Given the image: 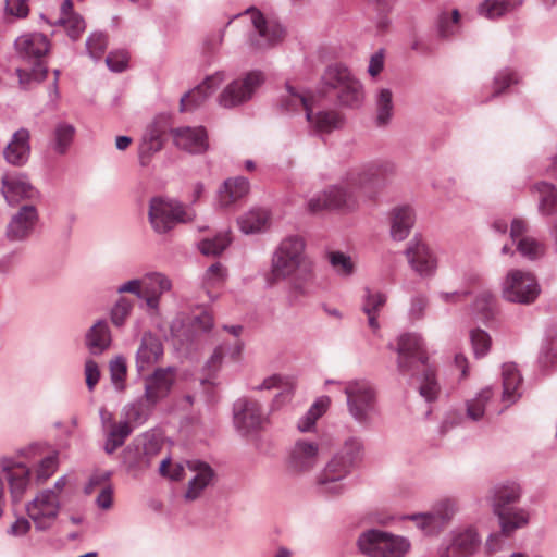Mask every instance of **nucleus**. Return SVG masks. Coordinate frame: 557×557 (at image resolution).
<instances>
[{"mask_svg": "<svg viewBox=\"0 0 557 557\" xmlns=\"http://www.w3.org/2000/svg\"><path fill=\"white\" fill-rule=\"evenodd\" d=\"M367 177L362 173H350L345 181L330 186L322 194L313 197L308 202V209L312 213L322 210L352 211L359 205V196L366 189Z\"/></svg>", "mask_w": 557, "mask_h": 557, "instance_id": "nucleus-1", "label": "nucleus"}, {"mask_svg": "<svg viewBox=\"0 0 557 557\" xmlns=\"http://www.w3.org/2000/svg\"><path fill=\"white\" fill-rule=\"evenodd\" d=\"M362 445L356 438L345 442L343 447L334 454L318 476V485L323 493L338 495L343 491L342 480L355 467L361 456Z\"/></svg>", "mask_w": 557, "mask_h": 557, "instance_id": "nucleus-2", "label": "nucleus"}, {"mask_svg": "<svg viewBox=\"0 0 557 557\" xmlns=\"http://www.w3.org/2000/svg\"><path fill=\"white\" fill-rule=\"evenodd\" d=\"M305 242L299 236H288L276 248L271 271L267 276L269 285H275L280 281L292 276L297 270L305 267Z\"/></svg>", "mask_w": 557, "mask_h": 557, "instance_id": "nucleus-3", "label": "nucleus"}, {"mask_svg": "<svg viewBox=\"0 0 557 557\" xmlns=\"http://www.w3.org/2000/svg\"><path fill=\"white\" fill-rule=\"evenodd\" d=\"M49 40L40 33L24 34L15 40V48L20 57L34 63L30 71L17 70L21 84L24 85L30 81L41 82L46 78L47 67L42 64L41 59L49 51Z\"/></svg>", "mask_w": 557, "mask_h": 557, "instance_id": "nucleus-4", "label": "nucleus"}, {"mask_svg": "<svg viewBox=\"0 0 557 557\" xmlns=\"http://www.w3.org/2000/svg\"><path fill=\"white\" fill-rule=\"evenodd\" d=\"M359 550L369 557H404L410 544L401 536L379 530L363 532L358 539Z\"/></svg>", "mask_w": 557, "mask_h": 557, "instance_id": "nucleus-5", "label": "nucleus"}, {"mask_svg": "<svg viewBox=\"0 0 557 557\" xmlns=\"http://www.w3.org/2000/svg\"><path fill=\"white\" fill-rule=\"evenodd\" d=\"M520 497V488L516 483L499 487L494 496V511L498 516L502 533L509 536L516 529L528 522V516L523 510L512 511L507 505L515 503Z\"/></svg>", "mask_w": 557, "mask_h": 557, "instance_id": "nucleus-6", "label": "nucleus"}, {"mask_svg": "<svg viewBox=\"0 0 557 557\" xmlns=\"http://www.w3.org/2000/svg\"><path fill=\"white\" fill-rule=\"evenodd\" d=\"M148 215L157 233L169 232L177 223L190 220V214L181 203L162 198L151 199Z\"/></svg>", "mask_w": 557, "mask_h": 557, "instance_id": "nucleus-7", "label": "nucleus"}, {"mask_svg": "<svg viewBox=\"0 0 557 557\" xmlns=\"http://www.w3.org/2000/svg\"><path fill=\"white\" fill-rule=\"evenodd\" d=\"M60 498L54 491L45 490L26 506V512L37 530L44 531L52 527L60 511Z\"/></svg>", "mask_w": 557, "mask_h": 557, "instance_id": "nucleus-8", "label": "nucleus"}, {"mask_svg": "<svg viewBox=\"0 0 557 557\" xmlns=\"http://www.w3.org/2000/svg\"><path fill=\"white\" fill-rule=\"evenodd\" d=\"M261 72H250L245 77L230 83L220 94L218 101L223 108H235L251 99L255 91L262 85Z\"/></svg>", "mask_w": 557, "mask_h": 557, "instance_id": "nucleus-9", "label": "nucleus"}, {"mask_svg": "<svg viewBox=\"0 0 557 557\" xmlns=\"http://www.w3.org/2000/svg\"><path fill=\"white\" fill-rule=\"evenodd\" d=\"M540 293L535 277L530 272L512 270L507 274L504 297L512 302H533Z\"/></svg>", "mask_w": 557, "mask_h": 557, "instance_id": "nucleus-10", "label": "nucleus"}, {"mask_svg": "<svg viewBox=\"0 0 557 557\" xmlns=\"http://www.w3.org/2000/svg\"><path fill=\"white\" fill-rule=\"evenodd\" d=\"M350 414L359 422H364L374 406V392L366 381L349 382L345 387Z\"/></svg>", "mask_w": 557, "mask_h": 557, "instance_id": "nucleus-11", "label": "nucleus"}, {"mask_svg": "<svg viewBox=\"0 0 557 557\" xmlns=\"http://www.w3.org/2000/svg\"><path fill=\"white\" fill-rule=\"evenodd\" d=\"M397 367L401 373H411L416 367L426 362V352L417 334H403L397 342Z\"/></svg>", "mask_w": 557, "mask_h": 557, "instance_id": "nucleus-12", "label": "nucleus"}, {"mask_svg": "<svg viewBox=\"0 0 557 557\" xmlns=\"http://www.w3.org/2000/svg\"><path fill=\"white\" fill-rule=\"evenodd\" d=\"M411 269L422 277L432 276L437 269V258L422 240H411L405 251Z\"/></svg>", "mask_w": 557, "mask_h": 557, "instance_id": "nucleus-13", "label": "nucleus"}, {"mask_svg": "<svg viewBox=\"0 0 557 557\" xmlns=\"http://www.w3.org/2000/svg\"><path fill=\"white\" fill-rule=\"evenodd\" d=\"M456 511L457 505L455 500L443 499L434 506L431 512L413 516L412 519L424 533L433 534L442 530Z\"/></svg>", "mask_w": 557, "mask_h": 557, "instance_id": "nucleus-14", "label": "nucleus"}, {"mask_svg": "<svg viewBox=\"0 0 557 557\" xmlns=\"http://www.w3.org/2000/svg\"><path fill=\"white\" fill-rule=\"evenodd\" d=\"M319 460V446L315 443L298 441L289 451L286 469L292 474H301L315 467Z\"/></svg>", "mask_w": 557, "mask_h": 557, "instance_id": "nucleus-15", "label": "nucleus"}, {"mask_svg": "<svg viewBox=\"0 0 557 557\" xmlns=\"http://www.w3.org/2000/svg\"><path fill=\"white\" fill-rule=\"evenodd\" d=\"M38 222V212L34 206H23L10 219L5 237L10 242L27 239L34 232Z\"/></svg>", "mask_w": 557, "mask_h": 557, "instance_id": "nucleus-16", "label": "nucleus"}, {"mask_svg": "<svg viewBox=\"0 0 557 557\" xmlns=\"http://www.w3.org/2000/svg\"><path fill=\"white\" fill-rule=\"evenodd\" d=\"M171 136L177 148L189 153L200 154L209 148L207 131L202 126L173 128Z\"/></svg>", "mask_w": 557, "mask_h": 557, "instance_id": "nucleus-17", "label": "nucleus"}, {"mask_svg": "<svg viewBox=\"0 0 557 557\" xmlns=\"http://www.w3.org/2000/svg\"><path fill=\"white\" fill-rule=\"evenodd\" d=\"M174 383V372L171 369H157L145 380V403L154 406L165 398Z\"/></svg>", "mask_w": 557, "mask_h": 557, "instance_id": "nucleus-18", "label": "nucleus"}, {"mask_svg": "<svg viewBox=\"0 0 557 557\" xmlns=\"http://www.w3.org/2000/svg\"><path fill=\"white\" fill-rule=\"evenodd\" d=\"M234 419L236 426L245 433L261 430L267 423L259 403L250 399L237 403Z\"/></svg>", "mask_w": 557, "mask_h": 557, "instance_id": "nucleus-19", "label": "nucleus"}, {"mask_svg": "<svg viewBox=\"0 0 557 557\" xmlns=\"http://www.w3.org/2000/svg\"><path fill=\"white\" fill-rule=\"evenodd\" d=\"M247 13L250 14L251 22L259 36L264 40V44L251 41L255 48L271 47L283 40L285 30L278 23L265 20L263 14L255 8L248 10Z\"/></svg>", "mask_w": 557, "mask_h": 557, "instance_id": "nucleus-20", "label": "nucleus"}, {"mask_svg": "<svg viewBox=\"0 0 557 557\" xmlns=\"http://www.w3.org/2000/svg\"><path fill=\"white\" fill-rule=\"evenodd\" d=\"M290 277L288 302L296 305L311 296L315 289V275L310 263L297 270Z\"/></svg>", "mask_w": 557, "mask_h": 557, "instance_id": "nucleus-21", "label": "nucleus"}, {"mask_svg": "<svg viewBox=\"0 0 557 557\" xmlns=\"http://www.w3.org/2000/svg\"><path fill=\"white\" fill-rule=\"evenodd\" d=\"M225 81L224 72H216L208 77L195 87L193 90L187 92L181 99V110L191 111L201 106L207 98L212 95L216 88Z\"/></svg>", "mask_w": 557, "mask_h": 557, "instance_id": "nucleus-22", "label": "nucleus"}, {"mask_svg": "<svg viewBox=\"0 0 557 557\" xmlns=\"http://www.w3.org/2000/svg\"><path fill=\"white\" fill-rule=\"evenodd\" d=\"M187 468L194 473V476L188 483L185 498L187 500H195L211 484L214 472L208 463L199 460L187 461Z\"/></svg>", "mask_w": 557, "mask_h": 557, "instance_id": "nucleus-23", "label": "nucleus"}, {"mask_svg": "<svg viewBox=\"0 0 557 557\" xmlns=\"http://www.w3.org/2000/svg\"><path fill=\"white\" fill-rule=\"evenodd\" d=\"M163 356V346L159 337L151 333L143 335L136 355V366L139 372L146 371L158 363Z\"/></svg>", "mask_w": 557, "mask_h": 557, "instance_id": "nucleus-24", "label": "nucleus"}, {"mask_svg": "<svg viewBox=\"0 0 557 557\" xmlns=\"http://www.w3.org/2000/svg\"><path fill=\"white\" fill-rule=\"evenodd\" d=\"M528 231V223L523 219H513L510 227V237L512 240L518 239V251L529 258L536 259L544 253V247L532 237L524 236Z\"/></svg>", "mask_w": 557, "mask_h": 557, "instance_id": "nucleus-25", "label": "nucleus"}, {"mask_svg": "<svg viewBox=\"0 0 557 557\" xmlns=\"http://www.w3.org/2000/svg\"><path fill=\"white\" fill-rule=\"evenodd\" d=\"M35 189L23 174L11 173L2 177V194L10 203H17L22 199L32 198Z\"/></svg>", "mask_w": 557, "mask_h": 557, "instance_id": "nucleus-26", "label": "nucleus"}, {"mask_svg": "<svg viewBox=\"0 0 557 557\" xmlns=\"http://www.w3.org/2000/svg\"><path fill=\"white\" fill-rule=\"evenodd\" d=\"M30 133L26 128L16 131L3 150L4 159L12 165L21 166L26 163L30 153Z\"/></svg>", "mask_w": 557, "mask_h": 557, "instance_id": "nucleus-27", "label": "nucleus"}, {"mask_svg": "<svg viewBox=\"0 0 557 557\" xmlns=\"http://www.w3.org/2000/svg\"><path fill=\"white\" fill-rule=\"evenodd\" d=\"M309 126L317 133L330 134L335 129L343 127L345 119L344 115L336 110H325L314 112L312 106L306 113Z\"/></svg>", "mask_w": 557, "mask_h": 557, "instance_id": "nucleus-28", "label": "nucleus"}, {"mask_svg": "<svg viewBox=\"0 0 557 557\" xmlns=\"http://www.w3.org/2000/svg\"><path fill=\"white\" fill-rule=\"evenodd\" d=\"M3 470L7 472L12 500L18 503L29 484V468L17 462L12 465L4 463Z\"/></svg>", "mask_w": 557, "mask_h": 557, "instance_id": "nucleus-29", "label": "nucleus"}, {"mask_svg": "<svg viewBox=\"0 0 557 557\" xmlns=\"http://www.w3.org/2000/svg\"><path fill=\"white\" fill-rule=\"evenodd\" d=\"M479 537L474 530L466 529L454 535L449 546L441 554L442 557H467L476 549Z\"/></svg>", "mask_w": 557, "mask_h": 557, "instance_id": "nucleus-30", "label": "nucleus"}, {"mask_svg": "<svg viewBox=\"0 0 557 557\" xmlns=\"http://www.w3.org/2000/svg\"><path fill=\"white\" fill-rule=\"evenodd\" d=\"M391 236L404 240L414 224V212L409 206H398L389 212Z\"/></svg>", "mask_w": 557, "mask_h": 557, "instance_id": "nucleus-31", "label": "nucleus"}, {"mask_svg": "<svg viewBox=\"0 0 557 557\" xmlns=\"http://www.w3.org/2000/svg\"><path fill=\"white\" fill-rule=\"evenodd\" d=\"M171 281L161 273H151L144 276V299L149 309L156 310L160 296L171 289Z\"/></svg>", "mask_w": 557, "mask_h": 557, "instance_id": "nucleus-32", "label": "nucleus"}, {"mask_svg": "<svg viewBox=\"0 0 557 557\" xmlns=\"http://www.w3.org/2000/svg\"><path fill=\"white\" fill-rule=\"evenodd\" d=\"M271 223L269 210L263 208H253L239 218L238 225L245 234H253L265 231Z\"/></svg>", "mask_w": 557, "mask_h": 557, "instance_id": "nucleus-33", "label": "nucleus"}, {"mask_svg": "<svg viewBox=\"0 0 557 557\" xmlns=\"http://www.w3.org/2000/svg\"><path fill=\"white\" fill-rule=\"evenodd\" d=\"M111 344V333L107 322L98 321L86 335V345L91 354L99 355L109 348Z\"/></svg>", "mask_w": 557, "mask_h": 557, "instance_id": "nucleus-34", "label": "nucleus"}, {"mask_svg": "<svg viewBox=\"0 0 557 557\" xmlns=\"http://www.w3.org/2000/svg\"><path fill=\"white\" fill-rule=\"evenodd\" d=\"M312 101L313 98L311 96H307L287 84L284 92L280 97L278 106L285 112H296L299 109H304L307 113Z\"/></svg>", "mask_w": 557, "mask_h": 557, "instance_id": "nucleus-35", "label": "nucleus"}, {"mask_svg": "<svg viewBox=\"0 0 557 557\" xmlns=\"http://www.w3.org/2000/svg\"><path fill=\"white\" fill-rule=\"evenodd\" d=\"M59 23L73 40L78 39L85 30V22L78 14L73 12V3L71 0H64L62 3Z\"/></svg>", "mask_w": 557, "mask_h": 557, "instance_id": "nucleus-36", "label": "nucleus"}, {"mask_svg": "<svg viewBox=\"0 0 557 557\" xmlns=\"http://www.w3.org/2000/svg\"><path fill=\"white\" fill-rule=\"evenodd\" d=\"M249 191V182L245 177H235L225 181L220 190L219 199L223 207L231 206Z\"/></svg>", "mask_w": 557, "mask_h": 557, "instance_id": "nucleus-37", "label": "nucleus"}, {"mask_svg": "<svg viewBox=\"0 0 557 557\" xmlns=\"http://www.w3.org/2000/svg\"><path fill=\"white\" fill-rule=\"evenodd\" d=\"M539 194V210L543 215L557 213V188L549 183L540 182L534 185Z\"/></svg>", "mask_w": 557, "mask_h": 557, "instance_id": "nucleus-38", "label": "nucleus"}, {"mask_svg": "<svg viewBox=\"0 0 557 557\" xmlns=\"http://www.w3.org/2000/svg\"><path fill=\"white\" fill-rule=\"evenodd\" d=\"M227 278V269L221 262H214L205 272L202 277V287L209 297L221 289Z\"/></svg>", "mask_w": 557, "mask_h": 557, "instance_id": "nucleus-39", "label": "nucleus"}, {"mask_svg": "<svg viewBox=\"0 0 557 557\" xmlns=\"http://www.w3.org/2000/svg\"><path fill=\"white\" fill-rule=\"evenodd\" d=\"M386 304V296L380 292L367 290L362 310L368 317L369 326L375 332L379 330L377 315Z\"/></svg>", "mask_w": 557, "mask_h": 557, "instance_id": "nucleus-40", "label": "nucleus"}, {"mask_svg": "<svg viewBox=\"0 0 557 557\" xmlns=\"http://www.w3.org/2000/svg\"><path fill=\"white\" fill-rule=\"evenodd\" d=\"M503 399L505 401H515L519 396L517 394L519 386L521 385V375L513 363H505L503 366Z\"/></svg>", "mask_w": 557, "mask_h": 557, "instance_id": "nucleus-41", "label": "nucleus"}, {"mask_svg": "<svg viewBox=\"0 0 557 557\" xmlns=\"http://www.w3.org/2000/svg\"><path fill=\"white\" fill-rule=\"evenodd\" d=\"M354 78L355 77L351 75L350 71L345 65L337 63L330 65L325 70L322 76V83L330 89L338 91Z\"/></svg>", "mask_w": 557, "mask_h": 557, "instance_id": "nucleus-42", "label": "nucleus"}, {"mask_svg": "<svg viewBox=\"0 0 557 557\" xmlns=\"http://www.w3.org/2000/svg\"><path fill=\"white\" fill-rule=\"evenodd\" d=\"M338 102L348 108H358L363 101V91L360 83L354 78L337 91Z\"/></svg>", "mask_w": 557, "mask_h": 557, "instance_id": "nucleus-43", "label": "nucleus"}, {"mask_svg": "<svg viewBox=\"0 0 557 557\" xmlns=\"http://www.w3.org/2000/svg\"><path fill=\"white\" fill-rule=\"evenodd\" d=\"M231 242L230 232H222L214 237L203 238L199 243V250L205 256H219L230 246Z\"/></svg>", "mask_w": 557, "mask_h": 557, "instance_id": "nucleus-44", "label": "nucleus"}, {"mask_svg": "<svg viewBox=\"0 0 557 557\" xmlns=\"http://www.w3.org/2000/svg\"><path fill=\"white\" fill-rule=\"evenodd\" d=\"M163 147L162 131L152 128L144 138L139 148V159L141 165H147L152 153L158 152Z\"/></svg>", "mask_w": 557, "mask_h": 557, "instance_id": "nucleus-45", "label": "nucleus"}, {"mask_svg": "<svg viewBox=\"0 0 557 557\" xmlns=\"http://www.w3.org/2000/svg\"><path fill=\"white\" fill-rule=\"evenodd\" d=\"M492 396L493 392L490 387L483 388L474 398L467 403V416L474 421L482 419Z\"/></svg>", "mask_w": 557, "mask_h": 557, "instance_id": "nucleus-46", "label": "nucleus"}, {"mask_svg": "<svg viewBox=\"0 0 557 557\" xmlns=\"http://www.w3.org/2000/svg\"><path fill=\"white\" fill-rule=\"evenodd\" d=\"M461 15L458 10H453L451 13L443 12L438 16L437 30L442 38H449L454 36L460 26Z\"/></svg>", "mask_w": 557, "mask_h": 557, "instance_id": "nucleus-47", "label": "nucleus"}, {"mask_svg": "<svg viewBox=\"0 0 557 557\" xmlns=\"http://www.w3.org/2000/svg\"><path fill=\"white\" fill-rule=\"evenodd\" d=\"M512 0H485L479 7V14L486 18H496L512 10Z\"/></svg>", "mask_w": 557, "mask_h": 557, "instance_id": "nucleus-48", "label": "nucleus"}, {"mask_svg": "<svg viewBox=\"0 0 557 557\" xmlns=\"http://www.w3.org/2000/svg\"><path fill=\"white\" fill-rule=\"evenodd\" d=\"M376 122L386 125L393 114V95L389 89H381L376 99Z\"/></svg>", "mask_w": 557, "mask_h": 557, "instance_id": "nucleus-49", "label": "nucleus"}, {"mask_svg": "<svg viewBox=\"0 0 557 557\" xmlns=\"http://www.w3.org/2000/svg\"><path fill=\"white\" fill-rule=\"evenodd\" d=\"M517 72L510 69L499 71L493 82L492 97H498L504 94L511 85L519 83Z\"/></svg>", "mask_w": 557, "mask_h": 557, "instance_id": "nucleus-50", "label": "nucleus"}, {"mask_svg": "<svg viewBox=\"0 0 557 557\" xmlns=\"http://www.w3.org/2000/svg\"><path fill=\"white\" fill-rule=\"evenodd\" d=\"M75 134L73 125L67 123H59L54 131V149L63 154L71 145Z\"/></svg>", "mask_w": 557, "mask_h": 557, "instance_id": "nucleus-51", "label": "nucleus"}, {"mask_svg": "<svg viewBox=\"0 0 557 557\" xmlns=\"http://www.w3.org/2000/svg\"><path fill=\"white\" fill-rule=\"evenodd\" d=\"M329 405L330 399L327 397H322L317 400L308 411L305 419L299 423L300 431H310L315 424V421L326 411Z\"/></svg>", "mask_w": 557, "mask_h": 557, "instance_id": "nucleus-52", "label": "nucleus"}, {"mask_svg": "<svg viewBox=\"0 0 557 557\" xmlns=\"http://www.w3.org/2000/svg\"><path fill=\"white\" fill-rule=\"evenodd\" d=\"M329 261L334 271L342 276H349L355 271V264L351 258L341 251H332L329 253Z\"/></svg>", "mask_w": 557, "mask_h": 557, "instance_id": "nucleus-53", "label": "nucleus"}, {"mask_svg": "<svg viewBox=\"0 0 557 557\" xmlns=\"http://www.w3.org/2000/svg\"><path fill=\"white\" fill-rule=\"evenodd\" d=\"M440 388L435 379L433 370L425 369L423 374V381L420 386V394L426 400H433L436 398Z\"/></svg>", "mask_w": 557, "mask_h": 557, "instance_id": "nucleus-54", "label": "nucleus"}, {"mask_svg": "<svg viewBox=\"0 0 557 557\" xmlns=\"http://www.w3.org/2000/svg\"><path fill=\"white\" fill-rule=\"evenodd\" d=\"M88 53L94 59H100L107 49V37L101 33L91 34L86 42Z\"/></svg>", "mask_w": 557, "mask_h": 557, "instance_id": "nucleus-55", "label": "nucleus"}, {"mask_svg": "<svg viewBox=\"0 0 557 557\" xmlns=\"http://www.w3.org/2000/svg\"><path fill=\"white\" fill-rule=\"evenodd\" d=\"M111 380L115 387L120 391L124 388V381L127 373L125 360L121 357L115 358L110 362Z\"/></svg>", "mask_w": 557, "mask_h": 557, "instance_id": "nucleus-56", "label": "nucleus"}, {"mask_svg": "<svg viewBox=\"0 0 557 557\" xmlns=\"http://www.w3.org/2000/svg\"><path fill=\"white\" fill-rule=\"evenodd\" d=\"M471 342L476 357L484 356L491 346L490 335L482 330H474L471 332Z\"/></svg>", "mask_w": 557, "mask_h": 557, "instance_id": "nucleus-57", "label": "nucleus"}, {"mask_svg": "<svg viewBox=\"0 0 557 557\" xmlns=\"http://www.w3.org/2000/svg\"><path fill=\"white\" fill-rule=\"evenodd\" d=\"M57 468L58 457L55 454L44 458L36 470L37 480L40 482L46 481L55 472Z\"/></svg>", "mask_w": 557, "mask_h": 557, "instance_id": "nucleus-58", "label": "nucleus"}, {"mask_svg": "<svg viewBox=\"0 0 557 557\" xmlns=\"http://www.w3.org/2000/svg\"><path fill=\"white\" fill-rule=\"evenodd\" d=\"M132 309V302L126 298H121L111 311V320L114 325L121 326L124 324Z\"/></svg>", "mask_w": 557, "mask_h": 557, "instance_id": "nucleus-59", "label": "nucleus"}, {"mask_svg": "<svg viewBox=\"0 0 557 557\" xmlns=\"http://www.w3.org/2000/svg\"><path fill=\"white\" fill-rule=\"evenodd\" d=\"M258 389H272L282 388L286 392H292L294 388V381L290 377H283L278 374L267 377L262 384L257 387Z\"/></svg>", "mask_w": 557, "mask_h": 557, "instance_id": "nucleus-60", "label": "nucleus"}, {"mask_svg": "<svg viewBox=\"0 0 557 557\" xmlns=\"http://www.w3.org/2000/svg\"><path fill=\"white\" fill-rule=\"evenodd\" d=\"M159 472L162 476L173 481H180L184 478V467L181 463H174L171 459L162 460Z\"/></svg>", "mask_w": 557, "mask_h": 557, "instance_id": "nucleus-61", "label": "nucleus"}, {"mask_svg": "<svg viewBox=\"0 0 557 557\" xmlns=\"http://www.w3.org/2000/svg\"><path fill=\"white\" fill-rule=\"evenodd\" d=\"M29 8L27 4V0H7L5 1V14L17 17V18H24L28 15Z\"/></svg>", "mask_w": 557, "mask_h": 557, "instance_id": "nucleus-62", "label": "nucleus"}, {"mask_svg": "<svg viewBox=\"0 0 557 557\" xmlns=\"http://www.w3.org/2000/svg\"><path fill=\"white\" fill-rule=\"evenodd\" d=\"M151 406H149L147 403H145V398H141L140 400L134 403L126 412V418L128 422H139L141 421L146 416Z\"/></svg>", "mask_w": 557, "mask_h": 557, "instance_id": "nucleus-63", "label": "nucleus"}, {"mask_svg": "<svg viewBox=\"0 0 557 557\" xmlns=\"http://www.w3.org/2000/svg\"><path fill=\"white\" fill-rule=\"evenodd\" d=\"M128 55L125 51L111 52L107 57L108 66L115 72H121L126 67Z\"/></svg>", "mask_w": 557, "mask_h": 557, "instance_id": "nucleus-64", "label": "nucleus"}]
</instances>
